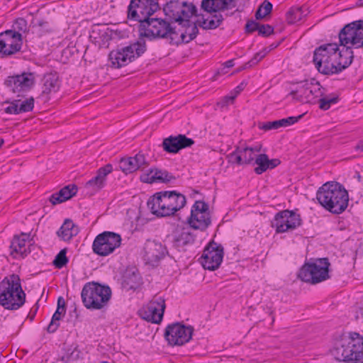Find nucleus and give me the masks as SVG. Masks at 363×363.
I'll use <instances>...</instances> for the list:
<instances>
[{
	"label": "nucleus",
	"mask_w": 363,
	"mask_h": 363,
	"mask_svg": "<svg viewBox=\"0 0 363 363\" xmlns=\"http://www.w3.org/2000/svg\"><path fill=\"white\" fill-rule=\"evenodd\" d=\"M313 62L318 71L325 75L338 74L352 63L349 51H342L336 43H326L313 51Z\"/></svg>",
	"instance_id": "f257e3e1"
},
{
	"label": "nucleus",
	"mask_w": 363,
	"mask_h": 363,
	"mask_svg": "<svg viewBox=\"0 0 363 363\" xmlns=\"http://www.w3.org/2000/svg\"><path fill=\"white\" fill-rule=\"evenodd\" d=\"M316 199L325 210L333 214L342 213L348 206L347 191L336 182L323 184L317 191Z\"/></svg>",
	"instance_id": "f03ea898"
},
{
	"label": "nucleus",
	"mask_w": 363,
	"mask_h": 363,
	"mask_svg": "<svg viewBox=\"0 0 363 363\" xmlns=\"http://www.w3.org/2000/svg\"><path fill=\"white\" fill-rule=\"evenodd\" d=\"M186 203V197L183 194L176 191H164L155 194L148 199L147 205L152 214L165 217L174 215Z\"/></svg>",
	"instance_id": "7ed1b4c3"
},
{
	"label": "nucleus",
	"mask_w": 363,
	"mask_h": 363,
	"mask_svg": "<svg viewBox=\"0 0 363 363\" xmlns=\"http://www.w3.org/2000/svg\"><path fill=\"white\" fill-rule=\"evenodd\" d=\"M26 302V293L22 289L18 275L11 274L0 282V305L6 310L16 311Z\"/></svg>",
	"instance_id": "20e7f679"
},
{
	"label": "nucleus",
	"mask_w": 363,
	"mask_h": 363,
	"mask_svg": "<svg viewBox=\"0 0 363 363\" xmlns=\"http://www.w3.org/2000/svg\"><path fill=\"white\" fill-rule=\"evenodd\" d=\"M81 297L87 309L101 310L108 305L111 297V290L108 286L94 281L88 282L82 288Z\"/></svg>",
	"instance_id": "39448f33"
},
{
	"label": "nucleus",
	"mask_w": 363,
	"mask_h": 363,
	"mask_svg": "<svg viewBox=\"0 0 363 363\" xmlns=\"http://www.w3.org/2000/svg\"><path fill=\"white\" fill-rule=\"evenodd\" d=\"M332 352L339 362L363 363V337L359 333H351L349 339L337 345Z\"/></svg>",
	"instance_id": "423d86ee"
},
{
	"label": "nucleus",
	"mask_w": 363,
	"mask_h": 363,
	"mask_svg": "<svg viewBox=\"0 0 363 363\" xmlns=\"http://www.w3.org/2000/svg\"><path fill=\"white\" fill-rule=\"evenodd\" d=\"M197 17L198 19L195 22H191V18H187L188 22L179 23L184 28V31L175 35L176 40H179V44L188 43L196 38L199 33L198 26L204 30L216 29L220 26L223 21L222 14H213L211 16V19L204 18L203 16H201L200 15Z\"/></svg>",
	"instance_id": "0eeeda50"
},
{
	"label": "nucleus",
	"mask_w": 363,
	"mask_h": 363,
	"mask_svg": "<svg viewBox=\"0 0 363 363\" xmlns=\"http://www.w3.org/2000/svg\"><path fill=\"white\" fill-rule=\"evenodd\" d=\"M143 26L139 29L140 37H146L150 39L169 38L170 43L179 44L175 35L178 32L171 26L170 22L161 18H150L144 23Z\"/></svg>",
	"instance_id": "6e6552de"
},
{
	"label": "nucleus",
	"mask_w": 363,
	"mask_h": 363,
	"mask_svg": "<svg viewBox=\"0 0 363 363\" xmlns=\"http://www.w3.org/2000/svg\"><path fill=\"white\" fill-rule=\"evenodd\" d=\"M363 20L354 21L345 25L339 32L340 46L342 51H349L351 61L354 56V50L363 47Z\"/></svg>",
	"instance_id": "1a4fd4ad"
},
{
	"label": "nucleus",
	"mask_w": 363,
	"mask_h": 363,
	"mask_svg": "<svg viewBox=\"0 0 363 363\" xmlns=\"http://www.w3.org/2000/svg\"><path fill=\"white\" fill-rule=\"evenodd\" d=\"M147 50L143 38L116 50H112L108 55L112 66L121 68L140 57Z\"/></svg>",
	"instance_id": "9d476101"
},
{
	"label": "nucleus",
	"mask_w": 363,
	"mask_h": 363,
	"mask_svg": "<svg viewBox=\"0 0 363 363\" xmlns=\"http://www.w3.org/2000/svg\"><path fill=\"white\" fill-rule=\"evenodd\" d=\"M328 258H319L313 262H306L299 270L298 277L305 282L315 284L330 278Z\"/></svg>",
	"instance_id": "9b49d317"
},
{
	"label": "nucleus",
	"mask_w": 363,
	"mask_h": 363,
	"mask_svg": "<svg viewBox=\"0 0 363 363\" xmlns=\"http://www.w3.org/2000/svg\"><path fill=\"white\" fill-rule=\"evenodd\" d=\"M160 9L157 0H130L128 7V18L140 23V29L145 21Z\"/></svg>",
	"instance_id": "f8f14e48"
},
{
	"label": "nucleus",
	"mask_w": 363,
	"mask_h": 363,
	"mask_svg": "<svg viewBox=\"0 0 363 363\" xmlns=\"http://www.w3.org/2000/svg\"><path fill=\"white\" fill-rule=\"evenodd\" d=\"M163 11L166 19L170 23H182L188 22L187 18H191L193 16H199L196 6L186 1H169L164 6Z\"/></svg>",
	"instance_id": "ddd939ff"
},
{
	"label": "nucleus",
	"mask_w": 363,
	"mask_h": 363,
	"mask_svg": "<svg viewBox=\"0 0 363 363\" xmlns=\"http://www.w3.org/2000/svg\"><path fill=\"white\" fill-rule=\"evenodd\" d=\"M323 89L320 83L313 79L311 81L304 80L297 83L296 89L290 92V95L300 102L315 104L318 99L323 95Z\"/></svg>",
	"instance_id": "4468645a"
},
{
	"label": "nucleus",
	"mask_w": 363,
	"mask_h": 363,
	"mask_svg": "<svg viewBox=\"0 0 363 363\" xmlns=\"http://www.w3.org/2000/svg\"><path fill=\"white\" fill-rule=\"evenodd\" d=\"M121 241V236L118 233L104 231L95 238L92 244V250L99 256L106 257L118 248Z\"/></svg>",
	"instance_id": "2eb2a0df"
},
{
	"label": "nucleus",
	"mask_w": 363,
	"mask_h": 363,
	"mask_svg": "<svg viewBox=\"0 0 363 363\" xmlns=\"http://www.w3.org/2000/svg\"><path fill=\"white\" fill-rule=\"evenodd\" d=\"M193 333L192 326L177 322L167 326L164 335L169 345L182 346L189 342Z\"/></svg>",
	"instance_id": "dca6fc26"
},
{
	"label": "nucleus",
	"mask_w": 363,
	"mask_h": 363,
	"mask_svg": "<svg viewBox=\"0 0 363 363\" xmlns=\"http://www.w3.org/2000/svg\"><path fill=\"white\" fill-rule=\"evenodd\" d=\"M301 224L300 216L294 211L284 210L277 213L272 223L277 233H281L289 230H294Z\"/></svg>",
	"instance_id": "f3484780"
},
{
	"label": "nucleus",
	"mask_w": 363,
	"mask_h": 363,
	"mask_svg": "<svg viewBox=\"0 0 363 363\" xmlns=\"http://www.w3.org/2000/svg\"><path fill=\"white\" fill-rule=\"evenodd\" d=\"M223 257V247L215 242H211L204 249L201 257L204 269L214 271L219 267Z\"/></svg>",
	"instance_id": "a211bd4d"
},
{
	"label": "nucleus",
	"mask_w": 363,
	"mask_h": 363,
	"mask_svg": "<svg viewBox=\"0 0 363 363\" xmlns=\"http://www.w3.org/2000/svg\"><path fill=\"white\" fill-rule=\"evenodd\" d=\"M23 44L22 35L13 30L0 33V53L3 56L11 55L20 51Z\"/></svg>",
	"instance_id": "6ab92c4d"
},
{
	"label": "nucleus",
	"mask_w": 363,
	"mask_h": 363,
	"mask_svg": "<svg viewBox=\"0 0 363 363\" xmlns=\"http://www.w3.org/2000/svg\"><path fill=\"white\" fill-rule=\"evenodd\" d=\"M35 79L33 73L23 72L21 74L8 77L4 84L13 93L26 91L34 85Z\"/></svg>",
	"instance_id": "aec40b11"
},
{
	"label": "nucleus",
	"mask_w": 363,
	"mask_h": 363,
	"mask_svg": "<svg viewBox=\"0 0 363 363\" xmlns=\"http://www.w3.org/2000/svg\"><path fill=\"white\" fill-rule=\"evenodd\" d=\"M164 309V299L161 296L155 297L143 308V318L148 322L159 324L162 320Z\"/></svg>",
	"instance_id": "412c9836"
},
{
	"label": "nucleus",
	"mask_w": 363,
	"mask_h": 363,
	"mask_svg": "<svg viewBox=\"0 0 363 363\" xmlns=\"http://www.w3.org/2000/svg\"><path fill=\"white\" fill-rule=\"evenodd\" d=\"M194 144V140L187 138L185 135L179 134L176 136L170 135L163 140V150L168 153H177L181 150L189 147Z\"/></svg>",
	"instance_id": "4be33fe9"
},
{
	"label": "nucleus",
	"mask_w": 363,
	"mask_h": 363,
	"mask_svg": "<svg viewBox=\"0 0 363 363\" xmlns=\"http://www.w3.org/2000/svg\"><path fill=\"white\" fill-rule=\"evenodd\" d=\"M190 226L177 227L173 234V246L179 251H186L187 246L195 242L196 235Z\"/></svg>",
	"instance_id": "5701e85b"
},
{
	"label": "nucleus",
	"mask_w": 363,
	"mask_h": 363,
	"mask_svg": "<svg viewBox=\"0 0 363 363\" xmlns=\"http://www.w3.org/2000/svg\"><path fill=\"white\" fill-rule=\"evenodd\" d=\"M144 259L150 264L155 265L167 253L166 247L161 242L147 240L144 247Z\"/></svg>",
	"instance_id": "b1692460"
},
{
	"label": "nucleus",
	"mask_w": 363,
	"mask_h": 363,
	"mask_svg": "<svg viewBox=\"0 0 363 363\" xmlns=\"http://www.w3.org/2000/svg\"><path fill=\"white\" fill-rule=\"evenodd\" d=\"M176 179V177L165 169L151 168L148 172L140 176L141 182L147 184L164 183L167 184Z\"/></svg>",
	"instance_id": "393cba45"
},
{
	"label": "nucleus",
	"mask_w": 363,
	"mask_h": 363,
	"mask_svg": "<svg viewBox=\"0 0 363 363\" xmlns=\"http://www.w3.org/2000/svg\"><path fill=\"white\" fill-rule=\"evenodd\" d=\"M235 6V0H202L201 4L203 11L214 14H220L219 11L229 10Z\"/></svg>",
	"instance_id": "a878e982"
},
{
	"label": "nucleus",
	"mask_w": 363,
	"mask_h": 363,
	"mask_svg": "<svg viewBox=\"0 0 363 363\" xmlns=\"http://www.w3.org/2000/svg\"><path fill=\"white\" fill-rule=\"evenodd\" d=\"M5 103L9 104L4 111L9 114H19L22 113L29 112L33 109L34 99L30 97L25 101L21 99L13 100L11 102L6 101Z\"/></svg>",
	"instance_id": "bb28decb"
},
{
	"label": "nucleus",
	"mask_w": 363,
	"mask_h": 363,
	"mask_svg": "<svg viewBox=\"0 0 363 363\" xmlns=\"http://www.w3.org/2000/svg\"><path fill=\"white\" fill-rule=\"evenodd\" d=\"M281 163L279 159H269L266 154L258 155L255 160L254 164L257 165L255 168V172L257 174H262L267 169H272L277 167Z\"/></svg>",
	"instance_id": "cd10ccee"
},
{
	"label": "nucleus",
	"mask_w": 363,
	"mask_h": 363,
	"mask_svg": "<svg viewBox=\"0 0 363 363\" xmlns=\"http://www.w3.org/2000/svg\"><path fill=\"white\" fill-rule=\"evenodd\" d=\"M77 189V185L69 184L62 188L58 192L52 194L49 200L53 205L61 203L76 195Z\"/></svg>",
	"instance_id": "c85d7f7f"
},
{
	"label": "nucleus",
	"mask_w": 363,
	"mask_h": 363,
	"mask_svg": "<svg viewBox=\"0 0 363 363\" xmlns=\"http://www.w3.org/2000/svg\"><path fill=\"white\" fill-rule=\"evenodd\" d=\"M79 229L71 219H66L57 232V235L64 241H69L76 236Z\"/></svg>",
	"instance_id": "c756f323"
},
{
	"label": "nucleus",
	"mask_w": 363,
	"mask_h": 363,
	"mask_svg": "<svg viewBox=\"0 0 363 363\" xmlns=\"http://www.w3.org/2000/svg\"><path fill=\"white\" fill-rule=\"evenodd\" d=\"M43 82V94H49L56 92L60 88L59 77L57 72H50L44 74Z\"/></svg>",
	"instance_id": "7c9ffc66"
},
{
	"label": "nucleus",
	"mask_w": 363,
	"mask_h": 363,
	"mask_svg": "<svg viewBox=\"0 0 363 363\" xmlns=\"http://www.w3.org/2000/svg\"><path fill=\"white\" fill-rule=\"evenodd\" d=\"M188 223L193 229L204 231L211 223L210 213L208 211L205 212V213H198V221L190 216L188 218Z\"/></svg>",
	"instance_id": "2f4dec72"
},
{
	"label": "nucleus",
	"mask_w": 363,
	"mask_h": 363,
	"mask_svg": "<svg viewBox=\"0 0 363 363\" xmlns=\"http://www.w3.org/2000/svg\"><path fill=\"white\" fill-rule=\"evenodd\" d=\"M308 9L303 6H293L286 13V18L289 24H294L308 15Z\"/></svg>",
	"instance_id": "473e14b6"
},
{
	"label": "nucleus",
	"mask_w": 363,
	"mask_h": 363,
	"mask_svg": "<svg viewBox=\"0 0 363 363\" xmlns=\"http://www.w3.org/2000/svg\"><path fill=\"white\" fill-rule=\"evenodd\" d=\"M104 186V182H102L99 177L95 176L85 184L83 191L86 195L91 196L98 192Z\"/></svg>",
	"instance_id": "72a5a7b5"
},
{
	"label": "nucleus",
	"mask_w": 363,
	"mask_h": 363,
	"mask_svg": "<svg viewBox=\"0 0 363 363\" xmlns=\"http://www.w3.org/2000/svg\"><path fill=\"white\" fill-rule=\"evenodd\" d=\"M123 284L128 290H135L141 284V277L138 273L133 272L125 277Z\"/></svg>",
	"instance_id": "f704fd0d"
},
{
	"label": "nucleus",
	"mask_w": 363,
	"mask_h": 363,
	"mask_svg": "<svg viewBox=\"0 0 363 363\" xmlns=\"http://www.w3.org/2000/svg\"><path fill=\"white\" fill-rule=\"evenodd\" d=\"M27 240L26 234H22L21 235H15L11 243V248L16 252H23V250L26 246Z\"/></svg>",
	"instance_id": "c9c22d12"
},
{
	"label": "nucleus",
	"mask_w": 363,
	"mask_h": 363,
	"mask_svg": "<svg viewBox=\"0 0 363 363\" xmlns=\"http://www.w3.org/2000/svg\"><path fill=\"white\" fill-rule=\"evenodd\" d=\"M119 167L126 174L137 171L133 157L121 159Z\"/></svg>",
	"instance_id": "e433bc0d"
},
{
	"label": "nucleus",
	"mask_w": 363,
	"mask_h": 363,
	"mask_svg": "<svg viewBox=\"0 0 363 363\" xmlns=\"http://www.w3.org/2000/svg\"><path fill=\"white\" fill-rule=\"evenodd\" d=\"M65 313V310L62 311V309L57 308L52 315L51 322L47 328V331L49 333H53L57 330L60 326L59 320L61 319L62 315H64Z\"/></svg>",
	"instance_id": "4c0bfd02"
},
{
	"label": "nucleus",
	"mask_w": 363,
	"mask_h": 363,
	"mask_svg": "<svg viewBox=\"0 0 363 363\" xmlns=\"http://www.w3.org/2000/svg\"><path fill=\"white\" fill-rule=\"evenodd\" d=\"M207 211H208V205L203 201H196L191 208L190 216L198 221V213H205Z\"/></svg>",
	"instance_id": "58836bf2"
},
{
	"label": "nucleus",
	"mask_w": 363,
	"mask_h": 363,
	"mask_svg": "<svg viewBox=\"0 0 363 363\" xmlns=\"http://www.w3.org/2000/svg\"><path fill=\"white\" fill-rule=\"evenodd\" d=\"M272 8V4L267 0H264L255 13L256 19L259 20L264 18L271 13Z\"/></svg>",
	"instance_id": "ea45409f"
},
{
	"label": "nucleus",
	"mask_w": 363,
	"mask_h": 363,
	"mask_svg": "<svg viewBox=\"0 0 363 363\" xmlns=\"http://www.w3.org/2000/svg\"><path fill=\"white\" fill-rule=\"evenodd\" d=\"M339 98L337 96H327L319 97L317 103H319V108L322 110H328L330 108L331 104L337 103Z\"/></svg>",
	"instance_id": "a19ab883"
},
{
	"label": "nucleus",
	"mask_w": 363,
	"mask_h": 363,
	"mask_svg": "<svg viewBox=\"0 0 363 363\" xmlns=\"http://www.w3.org/2000/svg\"><path fill=\"white\" fill-rule=\"evenodd\" d=\"M66 253L67 250L65 248L62 249L54 259L52 264L57 269H62L67 264L68 258L66 256Z\"/></svg>",
	"instance_id": "79ce46f5"
},
{
	"label": "nucleus",
	"mask_w": 363,
	"mask_h": 363,
	"mask_svg": "<svg viewBox=\"0 0 363 363\" xmlns=\"http://www.w3.org/2000/svg\"><path fill=\"white\" fill-rule=\"evenodd\" d=\"M134 162L135 163L137 170H143L150 164L144 154L139 152L133 157Z\"/></svg>",
	"instance_id": "37998d69"
},
{
	"label": "nucleus",
	"mask_w": 363,
	"mask_h": 363,
	"mask_svg": "<svg viewBox=\"0 0 363 363\" xmlns=\"http://www.w3.org/2000/svg\"><path fill=\"white\" fill-rule=\"evenodd\" d=\"M241 157L243 164H250L254 161L255 155L253 154V150L250 149L249 147H246L245 148H240Z\"/></svg>",
	"instance_id": "c03bdc74"
},
{
	"label": "nucleus",
	"mask_w": 363,
	"mask_h": 363,
	"mask_svg": "<svg viewBox=\"0 0 363 363\" xmlns=\"http://www.w3.org/2000/svg\"><path fill=\"white\" fill-rule=\"evenodd\" d=\"M113 167L111 164H107L105 166L99 168L97 171L96 177L101 180L105 184L106 177L112 172Z\"/></svg>",
	"instance_id": "a18cd8bd"
},
{
	"label": "nucleus",
	"mask_w": 363,
	"mask_h": 363,
	"mask_svg": "<svg viewBox=\"0 0 363 363\" xmlns=\"http://www.w3.org/2000/svg\"><path fill=\"white\" fill-rule=\"evenodd\" d=\"M258 127L259 129L264 130L265 131L270 130H276L280 128L279 120L274 121H267L266 123H259Z\"/></svg>",
	"instance_id": "49530a36"
},
{
	"label": "nucleus",
	"mask_w": 363,
	"mask_h": 363,
	"mask_svg": "<svg viewBox=\"0 0 363 363\" xmlns=\"http://www.w3.org/2000/svg\"><path fill=\"white\" fill-rule=\"evenodd\" d=\"M13 28L16 32L20 33V32L26 33L28 30V24L26 19L23 18H18L16 20L13 24Z\"/></svg>",
	"instance_id": "de8ad7c7"
},
{
	"label": "nucleus",
	"mask_w": 363,
	"mask_h": 363,
	"mask_svg": "<svg viewBox=\"0 0 363 363\" xmlns=\"http://www.w3.org/2000/svg\"><path fill=\"white\" fill-rule=\"evenodd\" d=\"M228 161L233 164H243L242 157H241V152H240V147H238L234 152L230 153L228 156Z\"/></svg>",
	"instance_id": "09e8293b"
},
{
	"label": "nucleus",
	"mask_w": 363,
	"mask_h": 363,
	"mask_svg": "<svg viewBox=\"0 0 363 363\" xmlns=\"http://www.w3.org/2000/svg\"><path fill=\"white\" fill-rule=\"evenodd\" d=\"M303 114H301L298 116H290L288 118H282L279 120L280 128L287 127L297 123L302 117Z\"/></svg>",
	"instance_id": "8fccbe9b"
},
{
	"label": "nucleus",
	"mask_w": 363,
	"mask_h": 363,
	"mask_svg": "<svg viewBox=\"0 0 363 363\" xmlns=\"http://www.w3.org/2000/svg\"><path fill=\"white\" fill-rule=\"evenodd\" d=\"M261 24L253 21V20H249L247 21V23L245 24V32L247 33H252L256 30H259V28L260 27Z\"/></svg>",
	"instance_id": "3c124183"
},
{
	"label": "nucleus",
	"mask_w": 363,
	"mask_h": 363,
	"mask_svg": "<svg viewBox=\"0 0 363 363\" xmlns=\"http://www.w3.org/2000/svg\"><path fill=\"white\" fill-rule=\"evenodd\" d=\"M258 33L264 37H268L274 33V28L269 24H261Z\"/></svg>",
	"instance_id": "603ef678"
},
{
	"label": "nucleus",
	"mask_w": 363,
	"mask_h": 363,
	"mask_svg": "<svg viewBox=\"0 0 363 363\" xmlns=\"http://www.w3.org/2000/svg\"><path fill=\"white\" fill-rule=\"evenodd\" d=\"M240 91H237L235 93L231 92L230 94L225 96L218 103V106L221 107L227 106L229 103H232L236 98Z\"/></svg>",
	"instance_id": "864d4df0"
},
{
	"label": "nucleus",
	"mask_w": 363,
	"mask_h": 363,
	"mask_svg": "<svg viewBox=\"0 0 363 363\" xmlns=\"http://www.w3.org/2000/svg\"><path fill=\"white\" fill-rule=\"evenodd\" d=\"M234 65H235V64H234V60L233 59L225 62L223 64V67L220 69L218 70L216 74L219 75V74L225 73V69L233 67Z\"/></svg>",
	"instance_id": "5fc2aeb1"
},
{
	"label": "nucleus",
	"mask_w": 363,
	"mask_h": 363,
	"mask_svg": "<svg viewBox=\"0 0 363 363\" xmlns=\"http://www.w3.org/2000/svg\"><path fill=\"white\" fill-rule=\"evenodd\" d=\"M259 61L256 59V57H252L250 60H249L247 63H245L242 67L238 69V72L243 70L245 69L251 67L255 65H257Z\"/></svg>",
	"instance_id": "6e6d98bb"
},
{
	"label": "nucleus",
	"mask_w": 363,
	"mask_h": 363,
	"mask_svg": "<svg viewBox=\"0 0 363 363\" xmlns=\"http://www.w3.org/2000/svg\"><path fill=\"white\" fill-rule=\"evenodd\" d=\"M57 308L65 310V301L62 296H60L57 299Z\"/></svg>",
	"instance_id": "4d7b16f0"
},
{
	"label": "nucleus",
	"mask_w": 363,
	"mask_h": 363,
	"mask_svg": "<svg viewBox=\"0 0 363 363\" xmlns=\"http://www.w3.org/2000/svg\"><path fill=\"white\" fill-rule=\"evenodd\" d=\"M353 178L357 179V182L359 183L361 182V172L358 169H356L354 172Z\"/></svg>",
	"instance_id": "13d9d810"
},
{
	"label": "nucleus",
	"mask_w": 363,
	"mask_h": 363,
	"mask_svg": "<svg viewBox=\"0 0 363 363\" xmlns=\"http://www.w3.org/2000/svg\"><path fill=\"white\" fill-rule=\"evenodd\" d=\"M266 55V52L264 51L259 52L256 53L253 57H256V59L259 62Z\"/></svg>",
	"instance_id": "bf43d9fd"
},
{
	"label": "nucleus",
	"mask_w": 363,
	"mask_h": 363,
	"mask_svg": "<svg viewBox=\"0 0 363 363\" xmlns=\"http://www.w3.org/2000/svg\"><path fill=\"white\" fill-rule=\"evenodd\" d=\"M250 149H252L253 150V154L255 155V153H258L260 152L261 146L259 145V146L251 147H250Z\"/></svg>",
	"instance_id": "052dcab7"
},
{
	"label": "nucleus",
	"mask_w": 363,
	"mask_h": 363,
	"mask_svg": "<svg viewBox=\"0 0 363 363\" xmlns=\"http://www.w3.org/2000/svg\"><path fill=\"white\" fill-rule=\"evenodd\" d=\"M45 24H47V22L45 21L43 19H40V20H38V22H37V26H40V27H43L44 26Z\"/></svg>",
	"instance_id": "680f3d73"
},
{
	"label": "nucleus",
	"mask_w": 363,
	"mask_h": 363,
	"mask_svg": "<svg viewBox=\"0 0 363 363\" xmlns=\"http://www.w3.org/2000/svg\"><path fill=\"white\" fill-rule=\"evenodd\" d=\"M242 84H241L240 85L238 86L233 93H235L237 91H240V92L241 90L242 89Z\"/></svg>",
	"instance_id": "e2e57ef3"
},
{
	"label": "nucleus",
	"mask_w": 363,
	"mask_h": 363,
	"mask_svg": "<svg viewBox=\"0 0 363 363\" xmlns=\"http://www.w3.org/2000/svg\"><path fill=\"white\" fill-rule=\"evenodd\" d=\"M4 141L2 138H0V147H1V145L4 144Z\"/></svg>",
	"instance_id": "0e129e2a"
},
{
	"label": "nucleus",
	"mask_w": 363,
	"mask_h": 363,
	"mask_svg": "<svg viewBox=\"0 0 363 363\" xmlns=\"http://www.w3.org/2000/svg\"><path fill=\"white\" fill-rule=\"evenodd\" d=\"M362 0H359V5L362 6L363 4L362 3Z\"/></svg>",
	"instance_id": "69168bd1"
}]
</instances>
